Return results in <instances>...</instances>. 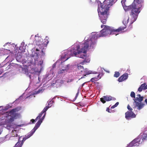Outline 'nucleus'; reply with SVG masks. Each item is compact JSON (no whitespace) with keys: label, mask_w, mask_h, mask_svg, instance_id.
Listing matches in <instances>:
<instances>
[{"label":"nucleus","mask_w":147,"mask_h":147,"mask_svg":"<svg viewBox=\"0 0 147 147\" xmlns=\"http://www.w3.org/2000/svg\"><path fill=\"white\" fill-rule=\"evenodd\" d=\"M129 19L128 18L127 20L124 19L123 21V23L125 25L124 27L121 26L118 29H115L113 27H111L105 25H101V27L102 28L104 27V28L101 30L99 34L95 33L92 35V36L90 39H88L87 40H91L92 41L91 44H90V46L92 47L93 45L96 43V40L98 38L100 37H103L107 35L108 34H116V35L118 34L119 32L124 30L126 27V24L128 22Z\"/></svg>","instance_id":"1"},{"label":"nucleus","mask_w":147,"mask_h":147,"mask_svg":"<svg viewBox=\"0 0 147 147\" xmlns=\"http://www.w3.org/2000/svg\"><path fill=\"white\" fill-rule=\"evenodd\" d=\"M21 107H18L11 110L2 113L1 119L4 121L1 122L2 125H6L7 127H10L14 123V120L18 118L20 114L17 112L21 110Z\"/></svg>","instance_id":"2"},{"label":"nucleus","mask_w":147,"mask_h":147,"mask_svg":"<svg viewBox=\"0 0 147 147\" xmlns=\"http://www.w3.org/2000/svg\"><path fill=\"white\" fill-rule=\"evenodd\" d=\"M117 0H105L103 4L100 3V7H98V11L101 22L105 24L108 18V13L110 7L114 4Z\"/></svg>","instance_id":"3"},{"label":"nucleus","mask_w":147,"mask_h":147,"mask_svg":"<svg viewBox=\"0 0 147 147\" xmlns=\"http://www.w3.org/2000/svg\"><path fill=\"white\" fill-rule=\"evenodd\" d=\"M124 1L123 0L121 1L124 9L125 11H131V15L134 19V21H135L137 19L139 13L142 9L143 5L142 3L144 2V0H134V2L128 6L125 5Z\"/></svg>","instance_id":"4"},{"label":"nucleus","mask_w":147,"mask_h":147,"mask_svg":"<svg viewBox=\"0 0 147 147\" xmlns=\"http://www.w3.org/2000/svg\"><path fill=\"white\" fill-rule=\"evenodd\" d=\"M92 41L91 40H86L83 43L80 44V45H78L76 49L71 48L69 50L67 51V53L65 55V56L68 55L69 57H68L66 60H67L70 57L75 56L78 57L77 56L79 55L82 53H85L88 49H90L91 48L90 46V44H91Z\"/></svg>","instance_id":"5"},{"label":"nucleus","mask_w":147,"mask_h":147,"mask_svg":"<svg viewBox=\"0 0 147 147\" xmlns=\"http://www.w3.org/2000/svg\"><path fill=\"white\" fill-rule=\"evenodd\" d=\"M35 37L34 41L35 42V43L38 47V48H37L36 49V51H40V49L42 53V55H45V53L43 51V49H44V47L43 46V44L42 42L40 41L41 40L39 39V38L41 39V38H39L38 36H37L36 35Z\"/></svg>","instance_id":"6"},{"label":"nucleus","mask_w":147,"mask_h":147,"mask_svg":"<svg viewBox=\"0 0 147 147\" xmlns=\"http://www.w3.org/2000/svg\"><path fill=\"white\" fill-rule=\"evenodd\" d=\"M38 62V60L37 57L33 55H32L31 56V58L28 63V66H31L32 67H34L36 65Z\"/></svg>","instance_id":"7"},{"label":"nucleus","mask_w":147,"mask_h":147,"mask_svg":"<svg viewBox=\"0 0 147 147\" xmlns=\"http://www.w3.org/2000/svg\"><path fill=\"white\" fill-rule=\"evenodd\" d=\"M42 120H39L36 123L35 125L34 128L31 130V131L28 134V138L30 137L34 133L36 130L40 126L42 122Z\"/></svg>","instance_id":"8"},{"label":"nucleus","mask_w":147,"mask_h":147,"mask_svg":"<svg viewBox=\"0 0 147 147\" xmlns=\"http://www.w3.org/2000/svg\"><path fill=\"white\" fill-rule=\"evenodd\" d=\"M86 51L85 53H82L80 55H79L77 56L78 57H80V58L84 59V60L82 62H81L80 64L82 65H84L85 63H89L90 61V59L88 57H87L86 54Z\"/></svg>","instance_id":"9"},{"label":"nucleus","mask_w":147,"mask_h":147,"mask_svg":"<svg viewBox=\"0 0 147 147\" xmlns=\"http://www.w3.org/2000/svg\"><path fill=\"white\" fill-rule=\"evenodd\" d=\"M140 137H138L131 141L127 146V147L139 146L140 144Z\"/></svg>","instance_id":"10"},{"label":"nucleus","mask_w":147,"mask_h":147,"mask_svg":"<svg viewBox=\"0 0 147 147\" xmlns=\"http://www.w3.org/2000/svg\"><path fill=\"white\" fill-rule=\"evenodd\" d=\"M116 100L115 98L111 96H105L100 98V101L103 103L104 104L106 102V101H109L111 100Z\"/></svg>","instance_id":"11"},{"label":"nucleus","mask_w":147,"mask_h":147,"mask_svg":"<svg viewBox=\"0 0 147 147\" xmlns=\"http://www.w3.org/2000/svg\"><path fill=\"white\" fill-rule=\"evenodd\" d=\"M125 114V118L128 120L136 117V115L132 111H128Z\"/></svg>","instance_id":"12"},{"label":"nucleus","mask_w":147,"mask_h":147,"mask_svg":"<svg viewBox=\"0 0 147 147\" xmlns=\"http://www.w3.org/2000/svg\"><path fill=\"white\" fill-rule=\"evenodd\" d=\"M20 138H19L18 142L14 146V147H21L25 141L29 138H28V136L27 135L25 136V137L23 138L21 142V141H20Z\"/></svg>","instance_id":"13"},{"label":"nucleus","mask_w":147,"mask_h":147,"mask_svg":"<svg viewBox=\"0 0 147 147\" xmlns=\"http://www.w3.org/2000/svg\"><path fill=\"white\" fill-rule=\"evenodd\" d=\"M128 77V74L125 73L121 76L118 79V81L119 82H122L127 79Z\"/></svg>","instance_id":"14"},{"label":"nucleus","mask_w":147,"mask_h":147,"mask_svg":"<svg viewBox=\"0 0 147 147\" xmlns=\"http://www.w3.org/2000/svg\"><path fill=\"white\" fill-rule=\"evenodd\" d=\"M81 74H83V76L81 77V79L84 78V76H85L87 75L92 74V71H87L84 69V70H81Z\"/></svg>","instance_id":"15"},{"label":"nucleus","mask_w":147,"mask_h":147,"mask_svg":"<svg viewBox=\"0 0 147 147\" xmlns=\"http://www.w3.org/2000/svg\"><path fill=\"white\" fill-rule=\"evenodd\" d=\"M134 102L136 103L135 106L138 107L137 109L138 110H140L143 108L144 106V104L137 102L135 99H134Z\"/></svg>","instance_id":"16"},{"label":"nucleus","mask_w":147,"mask_h":147,"mask_svg":"<svg viewBox=\"0 0 147 147\" xmlns=\"http://www.w3.org/2000/svg\"><path fill=\"white\" fill-rule=\"evenodd\" d=\"M138 137H140V139H142L143 141L147 140V130L145 131L143 133Z\"/></svg>","instance_id":"17"},{"label":"nucleus","mask_w":147,"mask_h":147,"mask_svg":"<svg viewBox=\"0 0 147 147\" xmlns=\"http://www.w3.org/2000/svg\"><path fill=\"white\" fill-rule=\"evenodd\" d=\"M146 89H147V84L144 83L141 85L138 88V90L139 92H141L143 89L146 90Z\"/></svg>","instance_id":"18"},{"label":"nucleus","mask_w":147,"mask_h":147,"mask_svg":"<svg viewBox=\"0 0 147 147\" xmlns=\"http://www.w3.org/2000/svg\"><path fill=\"white\" fill-rule=\"evenodd\" d=\"M143 96H141V95L140 94H138L137 95V97L135 99L136 101L138 100L139 102H141L143 100ZM135 100V99H134Z\"/></svg>","instance_id":"19"},{"label":"nucleus","mask_w":147,"mask_h":147,"mask_svg":"<svg viewBox=\"0 0 147 147\" xmlns=\"http://www.w3.org/2000/svg\"><path fill=\"white\" fill-rule=\"evenodd\" d=\"M100 74L98 75L97 77H94L92 78L90 80V81L92 82H94V81H97L99 80V79L101 78V77H99Z\"/></svg>","instance_id":"20"},{"label":"nucleus","mask_w":147,"mask_h":147,"mask_svg":"<svg viewBox=\"0 0 147 147\" xmlns=\"http://www.w3.org/2000/svg\"><path fill=\"white\" fill-rule=\"evenodd\" d=\"M78 67L79 70H84L83 67L82 66L80 65L79 64L78 65Z\"/></svg>","instance_id":"21"},{"label":"nucleus","mask_w":147,"mask_h":147,"mask_svg":"<svg viewBox=\"0 0 147 147\" xmlns=\"http://www.w3.org/2000/svg\"><path fill=\"white\" fill-rule=\"evenodd\" d=\"M50 107L49 106V107L48 106H46L43 109V110L42 111V113H46V112L48 110V108Z\"/></svg>","instance_id":"22"},{"label":"nucleus","mask_w":147,"mask_h":147,"mask_svg":"<svg viewBox=\"0 0 147 147\" xmlns=\"http://www.w3.org/2000/svg\"><path fill=\"white\" fill-rule=\"evenodd\" d=\"M120 75V73L119 72L116 71L114 74V77L116 78H117Z\"/></svg>","instance_id":"23"},{"label":"nucleus","mask_w":147,"mask_h":147,"mask_svg":"<svg viewBox=\"0 0 147 147\" xmlns=\"http://www.w3.org/2000/svg\"><path fill=\"white\" fill-rule=\"evenodd\" d=\"M43 113H42V111L41 113L39 114V115L37 117L36 119V121H37V119H40V117L42 115V114Z\"/></svg>","instance_id":"24"},{"label":"nucleus","mask_w":147,"mask_h":147,"mask_svg":"<svg viewBox=\"0 0 147 147\" xmlns=\"http://www.w3.org/2000/svg\"><path fill=\"white\" fill-rule=\"evenodd\" d=\"M130 96H131L133 98H135V93L134 92H131L130 94Z\"/></svg>","instance_id":"25"},{"label":"nucleus","mask_w":147,"mask_h":147,"mask_svg":"<svg viewBox=\"0 0 147 147\" xmlns=\"http://www.w3.org/2000/svg\"><path fill=\"white\" fill-rule=\"evenodd\" d=\"M119 104V102H117L115 104V105H114L112 106L111 107V109H114V108L115 107H117L118 105Z\"/></svg>","instance_id":"26"},{"label":"nucleus","mask_w":147,"mask_h":147,"mask_svg":"<svg viewBox=\"0 0 147 147\" xmlns=\"http://www.w3.org/2000/svg\"><path fill=\"white\" fill-rule=\"evenodd\" d=\"M65 71V69H62L60 70L59 71L58 73L59 74H61L64 73Z\"/></svg>","instance_id":"27"},{"label":"nucleus","mask_w":147,"mask_h":147,"mask_svg":"<svg viewBox=\"0 0 147 147\" xmlns=\"http://www.w3.org/2000/svg\"><path fill=\"white\" fill-rule=\"evenodd\" d=\"M127 108L129 110L128 111H132L133 110V109L129 105H128L127 106Z\"/></svg>","instance_id":"28"},{"label":"nucleus","mask_w":147,"mask_h":147,"mask_svg":"<svg viewBox=\"0 0 147 147\" xmlns=\"http://www.w3.org/2000/svg\"><path fill=\"white\" fill-rule=\"evenodd\" d=\"M43 63V61H39L38 63V65H42Z\"/></svg>","instance_id":"29"},{"label":"nucleus","mask_w":147,"mask_h":147,"mask_svg":"<svg viewBox=\"0 0 147 147\" xmlns=\"http://www.w3.org/2000/svg\"><path fill=\"white\" fill-rule=\"evenodd\" d=\"M9 108L7 107H4V108L3 109V111H6L7 110H8Z\"/></svg>","instance_id":"30"},{"label":"nucleus","mask_w":147,"mask_h":147,"mask_svg":"<svg viewBox=\"0 0 147 147\" xmlns=\"http://www.w3.org/2000/svg\"><path fill=\"white\" fill-rule=\"evenodd\" d=\"M36 121V119H32L30 120V121L32 122V123H35L36 121Z\"/></svg>","instance_id":"31"},{"label":"nucleus","mask_w":147,"mask_h":147,"mask_svg":"<svg viewBox=\"0 0 147 147\" xmlns=\"http://www.w3.org/2000/svg\"><path fill=\"white\" fill-rule=\"evenodd\" d=\"M46 115V113H44V115L39 120H42V121L43 120V119H44L45 118V115Z\"/></svg>","instance_id":"32"},{"label":"nucleus","mask_w":147,"mask_h":147,"mask_svg":"<svg viewBox=\"0 0 147 147\" xmlns=\"http://www.w3.org/2000/svg\"><path fill=\"white\" fill-rule=\"evenodd\" d=\"M24 71H25V74H28V70L27 69H24Z\"/></svg>","instance_id":"33"},{"label":"nucleus","mask_w":147,"mask_h":147,"mask_svg":"<svg viewBox=\"0 0 147 147\" xmlns=\"http://www.w3.org/2000/svg\"><path fill=\"white\" fill-rule=\"evenodd\" d=\"M106 111L109 113L111 112L110 111V109L109 108H107L106 109Z\"/></svg>","instance_id":"34"},{"label":"nucleus","mask_w":147,"mask_h":147,"mask_svg":"<svg viewBox=\"0 0 147 147\" xmlns=\"http://www.w3.org/2000/svg\"><path fill=\"white\" fill-rule=\"evenodd\" d=\"M78 92L77 93V94H76V97H75L76 98L78 97Z\"/></svg>","instance_id":"35"},{"label":"nucleus","mask_w":147,"mask_h":147,"mask_svg":"<svg viewBox=\"0 0 147 147\" xmlns=\"http://www.w3.org/2000/svg\"><path fill=\"white\" fill-rule=\"evenodd\" d=\"M145 102H146V104H147V99H146L145 100Z\"/></svg>","instance_id":"36"},{"label":"nucleus","mask_w":147,"mask_h":147,"mask_svg":"<svg viewBox=\"0 0 147 147\" xmlns=\"http://www.w3.org/2000/svg\"><path fill=\"white\" fill-rule=\"evenodd\" d=\"M2 73V71L0 70V75H1Z\"/></svg>","instance_id":"37"},{"label":"nucleus","mask_w":147,"mask_h":147,"mask_svg":"<svg viewBox=\"0 0 147 147\" xmlns=\"http://www.w3.org/2000/svg\"><path fill=\"white\" fill-rule=\"evenodd\" d=\"M49 42V41H47V44Z\"/></svg>","instance_id":"38"},{"label":"nucleus","mask_w":147,"mask_h":147,"mask_svg":"<svg viewBox=\"0 0 147 147\" xmlns=\"http://www.w3.org/2000/svg\"><path fill=\"white\" fill-rule=\"evenodd\" d=\"M1 134V132L0 131V135Z\"/></svg>","instance_id":"39"},{"label":"nucleus","mask_w":147,"mask_h":147,"mask_svg":"<svg viewBox=\"0 0 147 147\" xmlns=\"http://www.w3.org/2000/svg\"><path fill=\"white\" fill-rule=\"evenodd\" d=\"M133 146H130V147H133Z\"/></svg>","instance_id":"40"},{"label":"nucleus","mask_w":147,"mask_h":147,"mask_svg":"<svg viewBox=\"0 0 147 147\" xmlns=\"http://www.w3.org/2000/svg\"><path fill=\"white\" fill-rule=\"evenodd\" d=\"M13 147H14V146Z\"/></svg>","instance_id":"41"}]
</instances>
